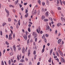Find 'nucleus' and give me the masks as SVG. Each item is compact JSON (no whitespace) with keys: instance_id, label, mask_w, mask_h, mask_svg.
Instances as JSON below:
<instances>
[{"instance_id":"obj_44","label":"nucleus","mask_w":65,"mask_h":65,"mask_svg":"<svg viewBox=\"0 0 65 65\" xmlns=\"http://www.w3.org/2000/svg\"><path fill=\"white\" fill-rule=\"evenodd\" d=\"M42 5L43 6H44L45 5V3L44 2L42 3Z\"/></svg>"},{"instance_id":"obj_64","label":"nucleus","mask_w":65,"mask_h":65,"mask_svg":"<svg viewBox=\"0 0 65 65\" xmlns=\"http://www.w3.org/2000/svg\"><path fill=\"white\" fill-rule=\"evenodd\" d=\"M19 65H23V64L22 63H20Z\"/></svg>"},{"instance_id":"obj_36","label":"nucleus","mask_w":65,"mask_h":65,"mask_svg":"<svg viewBox=\"0 0 65 65\" xmlns=\"http://www.w3.org/2000/svg\"><path fill=\"white\" fill-rule=\"evenodd\" d=\"M55 60H57V61H58V62H59V59H58V58L55 59Z\"/></svg>"},{"instance_id":"obj_27","label":"nucleus","mask_w":65,"mask_h":65,"mask_svg":"<svg viewBox=\"0 0 65 65\" xmlns=\"http://www.w3.org/2000/svg\"><path fill=\"white\" fill-rule=\"evenodd\" d=\"M17 59L18 60H20V58H19V55H18L17 56Z\"/></svg>"},{"instance_id":"obj_4","label":"nucleus","mask_w":65,"mask_h":65,"mask_svg":"<svg viewBox=\"0 0 65 65\" xmlns=\"http://www.w3.org/2000/svg\"><path fill=\"white\" fill-rule=\"evenodd\" d=\"M61 39H59L58 41V44H60L61 43Z\"/></svg>"},{"instance_id":"obj_33","label":"nucleus","mask_w":65,"mask_h":65,"mask_svg":"<svg viewBox=\"0 0 65 65\" xmlns=\"http://www.w3.org/2000/svg\"><path fill=\"white\" fill-rule=\"evenodd\" d=\"M44 52V49H43L42 51V53H43Z\"/></svg>"},{"instance_id":"obj_3","label":"nucleus","mask_w":65,"mask_h":65,"mask_svg":"<svg viewBox=\"0 0 65 65\" xmlns=\"http://www.w3.org/2000/svg\"><path fill=\"white\" fill-rule=\"evenodd\" d=\"M13 48L14 50V52H16V47H15V45H14L13 46Z\"/></svg>"},{"instance_id":"obj_10","label":"nucleus","mask_w":65,"mask_h":65,"mask_svg":"<svg viewBox=\"0 0 65 65\" xmlns=\"http://www.w3.org/2000/svg\"><path fill=\"white\" fill-rule=\"evenodd\" d=\"M18 2H19V0H17L15 2V5H17V4L18 3Z\"/></svg>"},{"instance_id":"obj_2","label":"nucleus","mask_w":65,"mask_h":65,"mask_svg":"<svg viewBox=\"0 0 65 65\" xmlns=\"http://www.w3.org/2000/svg\"><path fill=\"white\" fill-rule=\"evenodd\" d=\"M32 35L34 36V38H35L36 37V33L34 32H33L32 33Z\"/></svg>"},{"instance_id":"obj_9","label":"nucleus","mask_w":65,"mask_h":65,"mask_svg":"<svg viewBox=\"0 0 65 65\" xmlns=\"http://www.w3.org/2000/svg\"><path fill=\"white\" fill-rule=\"evenodd\" d=\"M45 15L46 17H48V12L47 11L45 14Z\"/></svg>"},{"instance_id":"obj_7","label":"nucleus","mask_w":65,"mask_h":65,"mask_svg":"<svg viewBox=\"0 0 65 65\" xmlns=\"http://www.w3.org/2000/svg\"><path fill=\"white\" fill-rule=\"evenodd\" d=\"M61 20L62 22H64V21H65V19L62 17H61Z\"/></svg>"},{"instance_id":"obj_18","label":"nucleus","mask_w":65,"mask_h":65,"mask_svg":"<svg viewBox=\"0 0 65 65\" xmlns=\"http://www.w3.org/2000/svg\"><path fill=\"white\" fill-rule=\"evenodd\" d=\"M5 10L6 12H7V13H9V11L7 10H6V9H5Z\"/></svg>"},{"instance_id":"obj_35","label":"nucleus","mask_w":65,"mask_h":65,"mask_svg":"<svg viewBox=\"0 0 65 65\" xmlns=\"http://www.w3.org/2000/svg\"><path fill=\"white\" fill-rule=\"evenodd\" d=\"M9 6L10 7H14L13 6H12L11 5H10Z\"/></svg>"},{"instance_id":"obj_34","label":"nucleus","mask_w":65,"mask_h":65,"mask_svg":"<svg viewBox=\"0 0 65 65\" xmlns=\"http://www.w3.org/2000/svg\"><path fill=\"white\" fill-rule=\"evenodd\" d=\"M2 65H4V62L3 61H2Z\"/></svg>"},{"instance_id":"obj_22","label":"nucleus","mask_w":65,"mask_h":65,"mask_svg":"<svg viewBox=\"0 0 65 65\" xmlns=\"http://www.w3.org/2000/svg\"><path fill=\"white\" fill-rule=\"evenodd\" d=\"M8 63L9 65H10L11 64V61H10V60H9L8 61Z\"/></svg>"},{"instance_id":"obj_16","label":"nucleus","mask_w":65,"mask_h":65,"mask_svg":"<svg viewBox=\"0 0 65 65\" xmlns=\"http://www.w3.org/2000/svg\"><path fill=\"white\" fill-rule=\"evenodd\" d=\"M49 2L48 1V0H47L46 1V4H47V5H48V4H49Z\"/></svg>"},{"instance_id":"obj_5","label":"nucleus","mask_w":65,"mask_h":65,"mask_svg":"<svg viewBox=\"0 0 65 65\" xmlns=\"http://www.w3.org/2000/svg\"><path fill=\"white\" fill-rule=\"evenodd\" d=\"M23 37L25 40H27V36L26 35H24Z\"/></svg>"},{"instance_id":"obj_15","label":"nucleus","mask_w":65,"mask_h":65,"mask_svg":"<svg viewBox=\"0 0 65 65\" xmlns=\"http://www.w3.org/2000/svg\"><path fill=\"white\" fill-rule=\"evenodd\" d=\"M28 16V13H27L25 15V18H27Z\"/></svg>"},{"instance_id":"obj_38","label":"nucleus","mask_w":65,"mask_h":65,"mask_svg":"<svg viewBox=\"0 0 65 65\" xmlns=\"http://www.w3.org/2000/svg\"><path fill=\"white\" fill-rule=\"evenodd\" d=\"M34 55L36 54V51L35 50H34Z\"/></svg>"},{"instance_id":"obj_28","label":"nucleus","mask_w":65,"mask_h":65,"mask_svg":"<svg viewBox=\"0 0 65 65\" xmlns=\"http://www.w3.org/2000/svg\"><path fill=\"white\" fill-rule=\"evenodd\" d=\"M38 3L40 5V3H41V2L40 1V0H39L38 1Z\"/></svg>"},{"instance_id":"obj_47","label":"nucleus","mask_w":65,"mask_h":65,"mask_svg":"<svg viewBox=\"0 0 65 65\" xmlns=\"http://www.w3.org/2000/svg\"><path fill=\"white\" fill-rule=\"evenodd\" d=\"M62 3L65 5V1L62 2Z\"/></svg>"},{"instance_id":"obj_62","label":"nucleus","mask_w":65,"mask_h":65,"mask_svg":"<svg viewBox=\"0 0 65 65\" xmlns=\"http://www.w3.org/2000/svg\"><path fill=\"white\" fill-rule=\"evenodd\" d=\"M6 37L7 38H8V35H6Z\"/></svg>"},{"instance_id":"obj_19","label":"nucleus","mask_w":65,"mask_h":65,"mask_svg":"<svg viewBox=\"0 0 65 65\" xmlns=\"http://www.w3.org/2000/svg\"><path fill=\"white\" fill-rule=\"evenodd\" d=\"M6 25V23H3V26H5Z\"/></svg>"},{"instance_id":"obj_48","label":"nucleus","mask_w":65,"mask_h":65,"mask_svg":"<svg viewBox=\"0 0 65 65\" xmlns=\"http://www.w3.org/2000/svg\"><path fill=\"white\" fill-rule=\"evenodd\" d=\"M8 20L9 22H10V21H11V19H10V18H9L8 19Z\"/></svg>"},{"instance_id":"obj_17","label":"nucleus","mask_w":65,"mask_h":65,"mask_svg":"<svg viewBox=\"0 0 65 65\" xmlns=\"http://www.w3.org/2000/svg\"><path fill=\"white\" fill-rule=\"evenodd\" d=\"M61 59H62V60L63 62L64 63H65V60H64V59L62 57H61Z\"/></svg>"},{"instance_id":"obj_23","label":"nucleus","mask_w":65,"mask_h":65,"mask_svg":"<svg viewBox=\"0 0 65 65\" xmlns=\"http://www.w3.org/2000/svg\"><path fill=\"white\" fill-rule=\"evenodd\" d=\"M28 31L29 32H31V30L30 29V28L29 27L28 29Z\"/></svg>"},{"instance_id":"obj_40","label":"nucleus","mask_w":65,"mask_h":65,"mask_svg":"<svg viewBox=\"0 0 65 65\" xmlns=\"http://www.w3.org/2000/svg\"><path fill=\"white\" fill-rule=\"evenodd\" d=\"M5 43L6 44H7V45H8L9 44L8 43V42H7V41H6L5 42Z\"/></svg>"},{"instance_id":"obj_30","label":"nucleus","mask_w":65,"mask_h":65,"mask_svg":"<svg viewBox=\"0 0 65 65\" xmlns=\"http://www.w3.org/2000/svg\"><path fill=\"white\" fill-rule=\"evenodd\" d=\"M18 24H19V26H20V20H19L18 21Z\"/></svg>"},{"instance_id":"obj_20","label":"nucleus","mask_w":65,"mask_h":65,"mask_svg":"<svg viewBox=\"0 0 65 65\" xmlns=\"http://www.w3.org/2000/svg\"><path fill=\"white\" fill-rule=\"evenodd\" d=\"M45 35H43L42 36V39H44V38L45 39Z\"/></svg>"},{"instance_id":"obj_50","label":"nucleus","mask_w":65,"mask_h":65,"mask_svg":"<svg viewBox=\"0 0 65 65\" xmlns=\"http://www.w3.org/2000/svg\"><path fill=\"white\" fill-rule=\"evenodd\" d=\"M40 14V11H39L38 12V15H39Z\"/></svg>"},{"instance_id":"obj_8","label":"nucleus","mask_w":65,"mask_h":65,"mask_svg":"<svg viewBox=\"0 0 65 65\" xmlns=\"http://www.w3.org/2000/svg\"><path fill=\"white\" fill-rule=\"evenodd\" d=\"M53 49L52 48L50 51V55H51L52 54V53H53Z\"/></svg>"},{"instance_id":"obj_55","label":"nucleus","mask_w":65,"mask_h":65,"mask_svg":"<svg viewBox=\"0 0 65 65\" xmlns=\"http://www.w3.org/2000/svg\"><path fill=\"white\" fill-rule=\"evenodd\" d=\"M24 5H26L27 4V3H24Z\"/></svg>"},{"instance_id":"obj_26","label":"nucleus","mask_w":65,"mask_h":65,"mask_svg":"<svg viewBox=\"0 0 65 65\" xmlns=\"http://www.w3.org/2000/svg\"><path fill=\"white\" fill-rule=\"evenodd\" d=\"M12 37H9V40H11L12 39Z\"/></svg>"},{"instance_id":"obj_60","label":"nucleus","mask_w":65,"mask_h":65,"mask_svg":"<svg viewBox=\"0 0 65 65\" xmlns=\"http://www.w3.org/2000/svg\"><path fill=\"white\" fill-rule=\"evenodd\" d=\"M29 24H31L32 25V22H29Z\"/></svg>"},{"instance_id":"obj_12","label":"nucleus","mask_w":65,"mask_h":65,"mask_svg":"<svg viewBox=\"0 0 65 65\" xmlns=\"http://www.w3.org/2000/svg\"><path fill=\"white\" fill-rule=\"evenodd\" d=\"M45 16L44 15H43L42 16L41 19L42 20H44L45 18Z\"/></svg>"},{"instance_id":"obj_14","label":"nucleus","mask_w":65,"mask_h":65,"mask_svg":"<svg viewBox=\"0 0 65 65\" xmlns=\"http://www.w3.org/2000/svg\"><path fill=\"white\" fill-rule=\"evenodd\" d=\"M48 21V19H45L44 20V22H47Z\"/></svg>"},{"instance_id":"obj_59","label":"nucleus","mask_w":65,"mask_h":65,"mask_svg":"<svg viewBox=\"0 0 65 65\" xmlns=\"http://www.w3.org/2000/svg\"><path fill=\"white\" fill-rule=\"evenodd\" d=\"M28 10L27 9H26V12H25V13H27V12H28Z\"/></svg>"},{"instance_id":"obj_1","label":"nucleus","mask_w":65,"mask_h":65,"mask_svg":"<svg viewBox=\"0 0 65 65\" xmlns=\"http://www.w3.org/2000/svg\"><path fill=\"white\" fill-rule=\"evenodd\" d=\"M40 31V26H39L38 27V29H37V31L38 32V33L39 34V32Z\"/></svg>"},{"instance_id":"obj_52","label":"nucleus","mask_w":65,"mask_h":65,"mask_svg":"<svg viewBox=\"0 0 65 65\" xmlns=\"http://www.w3.org/2000/svg\"><path fill=\"white\" fill-rule=\"evenodd\" d=\"M15 37V34H13V38H14Z\"/></svg>"},{"instance_id":"obj_43","label":"nucleus","mask_w":65,"mask_h":65,"mask_svg":"<svg viewBox=\"0 0 65 65\" xmlns=\"http://www.w3.org/2000/svg\"><path fill=\"white\" fill-rule=\"evenodd\" d=\"M45 36L46 37H48V35H47V34H46L45 35Z\"/></svg>"},{"instance_id":"obj_51","label":"nucleus","mask_w":65,"mask_h":65,"mask_svg":"<svg viewBox=\"0 0 65 65\" xmlns=\"http://www.w3.org/2000/svg\"><path fill=\"white\" fill-rule=\"evenodd\" d=\"M57 30H56L55 31V33H56V34H57Z\"/></svg>"},{"instance_id":"obj_61","label":"nucleus","mask_w":65,"mask_h":65,"mask_svg":"<svg viewBox=\"0 0 65 65\" xmlns=\"http://www.w3.org/2000/svg\"><path fill=\"white\" fill-rule=\"evenodd\" d=\"M54 58H57V56H54Z\"/></svg>"},{"instance_id":"obj_45","label":"nucleus","mask_w":65,"mask_h":65,"mask_svg":"<svg viewBox=\"0 0 65 65\" xmlns=\"http://www.w3.org/2000/svg\"><path fill=\"white\" fill-rule=\"evenodd\" d=\"M60 55L61 56H63V53H60Z\"/></svg>"},{"instance_id":"obj_57","label":"nucleus","mask_w":65,"mask_h":65,"mask_svg":"<svg viewBox=\"0 0 65 65\" xmlns=\"http://www.w3.org/2000/svg\"><path fill=\"white\" fill-rule=\"evenodd\" d=\"M0 32H1L0 34L1 35H2V31H1Z\"/></svg>"},{"instance_id":"obj_25","label":"nucleus","mask_w":65,"mask_h":65,"mask_svg":"<svg viewBox=\"0 0 65 65\" xmlns=\"http://www.w3.org/2000/svg\"><path fill=\"white\" fill-rule=\"evenodd\" d=\"M18 23L17 24V25H16V28L17 29H18L19 27V25H18Z\"/></svg>"},{"instance_id":"obj_58","label":"nucleus","mask_w":65,"mask_h":65,"mask_svg":"<svg viewBox=\"0 0 65 65\" xmlns=\"http://www.w3.org/2000/svg\"><path fill=\"white\" fill-rule=\"evenodd\" d=\"M21 10H22V11H23V10H24V7H22L21 8Z\"/></svg>"},{"instance_id":"obj_39","label":"nucleus","mask_w":65,"mask_h":65,"mask_svg":"<svg viewBox=\"0 0 65 65\" xmlns=\"http://www.w3.org/2000/svg\"><path fill=\"white\" fill-rule=\"evenodd\" d=\"M59 2L60 3H61V5H62V1H61V0H59Z\"/></svg>"},{"instance_id":"obj_56","label":"nucleus","mask_w":65,"mask_h":65,"mask_svg":"<svg viewBox=\"0 0 65 65\" xmlns=\"http://www.w3.org/2000/svg\"><path fill=\"white\" fill-rule=\"evenodd\" d=\"M60 23H58L57 24V26H58V27H59V26H60Z\"/></svg>"},{"instance_id":"obj_29","label":"nucleus","mask_w":65,"mask_h":65,"mask_svg":"<svg viewBox=\"0 0 65 65\" xmlns=\"http://www.w3.org/2000/svg\"><path fill=\"white\" fill-rule=\"evenodd\" d=\"M29 40H30L29 39L27 41V44H29Z\"/></svg>"},{"instance_id":"obj_32","label":"nucleus","mask_w":65,"mask_h":65,"mask_svg":"<svg viewBox=\"0 0 65 65\" xmlns=\"http://www.w3.org/2000/svg\"><path fill=\"white\" fill-rule=\"evenodd\" d=\"M58 10H61V8L60 7H58L57 8Z\"/></svg>"},{"instance_id":"obj_24","label":"nucleus","mask_w":65,"mask_h":65,"mask_svg":"<svg viewBox=\"0 0 65 65\" xmlns=\"http://www.w3.org/2000/svg\"><path fill=\"white\" fill-rule=\"evenodd\" d=\"M55 53L57 55V56H58V57H59V54H58V52L57 51H56V52Z\"/></svg>"},{"instance_id":"obj_63","label":"nucleus","mask_w":65,"mask_h":65,"mask_svg":"<svg viewBox=\"0 0 65 65\" xmlns=\"http://www.w3.org/2000/svg\"><path fill=\"white\" fill-rule=\"evenodd\" d=\"M28 38H30V37H31V35H28Z\"/></svg>"},{"instance_id":"obj_37","label":"nucleus","mask_w":65,"mask_h":65,"mask_svg":"<svg viewBox=\"0 0 65 65\" xmlns=\"http://www.w3.org/2000/svg\"><path fill=\"white\" fill-rule=\"evenodd\" d=\"M52 59H51V58H50V60H48V62H51V60Z\"/></svg>"},{"instance_id":"obj_41","label":"nucleus","mask_w":65,"mask_h":65,"mask_svg":"<svg viewBox=\"0 0 65 65\" xmlns=\"http://www.w3.org/2000/svg\"><path fill=\"white\" fill-rule=\"evenodd\" d=\"M19 6L20 8H21V7H22V5L21 4H19Z\"/></svg>"},{"instance_id":"obj_42","label":"nucleus","mask_w":65,"mask_h":65,"mask_svg":"<svg viewBox=\"0 0 65 65\" xmlns=\"http://www.w3.org/2000/svg\"><path fill=\"white\" fill-rule=\"evenodd\" d=\"M44 41L46 43V38L44 39Z\"/></svg>"},{"instance_id":"obj_6","label":"nucleus","mask_w":65,"mask_h":65,"mask_svg":"<svg viewBox=\"0 0 65 65\" xmlns=\"http://www.w3.org/2000/svg\"><path fill=\"white\" fill-rule=\"evenodd\" d=\"M50 26H46V30H48V31L49 29H50Z\"/></svg>"},{"instance_id":"obj_31","label":"nucleus","mask_w":65,"mask_h":65,"mask_svg":"<svg viewBox=\"0 0 65 65\" xmlns=\"http://www.w3.org/2000/svg\"><path fill=\"white\" fill-rule=\"evenodd\" d=\"M43 33V32H42V30L41 31H39V33H40L41 34H42Z\"/></svg>"},{"instance_id":"obj_13","label":"nucleus","mask_w":65,"mask_h":65,"mask_svg":"<svg viewBox=\"0 0 65 65\" xmlns=\"http://www.w3.org/2000/svg\"><path fill=\"white\" fill-rule=\"evenodd\" d=\"M20 62L22 63L25 62V60L24 59H22L20 60Z\"/></svg>"},{"instance_id":"obj_21","label":"nucleus","mask_w":65,"mask_h":65,"mask_svg":"<svg viewBox=\"0 0 65 65\" xmlns=\"http://www.w3.org/2000/svg\"><path fill=\"white\" fill-rule=\"evenodd\" d=\"M41 11L42 12H44V11H44V8H42Z\"/></svg>"},{"instance_id":"obj_54","label":"nucleus","mask_w":65,"mask_h":65,"mask_svg":"<svg viewBox=\"0 0 65 65\" xmlns=\"http://www.w3.org/2000/svg\"><path fill=\"white\" fill-rule=\"evenodd\" d=\"M9 13H7V17H9Z\"/></svg>"},{"instance_id":"obj_11","label":"nucleus","mask_w":65,"mask_h":65,"mask_svg":"<svg viewBox=\"0 0 65 65\" xmlns=\"http://www.w3.org/2000/svg\"><path fill=\"white\" fill-rule=\"evenodd\" d=\"M22 53L24 54L25 53V48L24 47H23L22 48Z\"/></svg>"},{"instance_id":"obj_46","label":"nucleus","mask_w":65,"mask_h":65,"mask_svg":"<svg viewBox=\"0 0 65 65\" xmlns=\"http://www.w3.org/2000/svg\"><path fill=\"white\" fill-rule=\"evenodd\" d=\"M10 55H11V56H12V55H13V53L12 52H11L10 53Z\"/></svg>"},{"instance_id":"obj_53","label":"nucleus","mask_w":65,"mask_h":65,"mask_svg":"<svg viewBox=\"0 0 65 65\" xmlns=\"http://www.w3.org/2000/svg\"><path fill=\"white\" fill-rule=\"evenodd\" d=\"M14 21L16 23L18 22V21H17V20H16V19H14Z\"/></svg>"},{"instance_id":"obj_49","label":"nucleus","mask_w":65,"mask_h":65,"mask_svg":"<svg viewBox=\"0 0 65 65\" xmlns=\"http://www.w3.org/2000/svg\"><path fill=\"white\" fill-rule=\"evenodd\" d=\"M37 38H36L35 39V41L36 42L37 41Z\"/></svg>"}]
</instances>
